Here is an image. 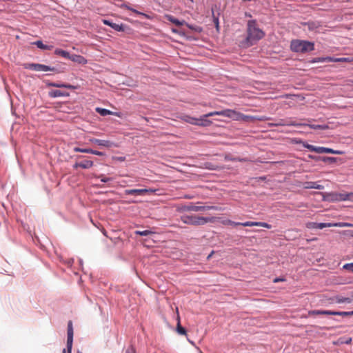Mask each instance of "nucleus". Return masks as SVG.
Listing matches in <instances>:
<instances>
[{"instance_id": "32", "label": "nucleus", "mask_w": 353, "mask_h": 353, "mask_svg": "<svg viewBox=\"0 0 353 353\" xmlns=\"http://www.w3.org/2000/svg\"><path fill=\"white\" fill-rule=\"evenodd\" d=\"M222 223L223 225H233V226H236V225H243V223H240V222H234L233 221H231L230 219H227V220H224L222 221Z\"/></svg>"}, {"instance_id": "38", "label": "nucleus", "mask_w": 353, "mask_h": 353, "mask_svg": "<svg viewBox=\"0 0 353 353\" xmlns=\"http://www.w3.org/2000/svg\"><path fill=\"white\" fill-rule=\"evenodd\" d=\"M343 269L353 272V263L345 264L343 265Z\"/></svg>"}, {"instance_id": "42", "label": "nucleus", "mask_w": 353, "mask_h": 353, "mask_svg": "<svg viewBox=\"0 0 353 353\" xmlns=\"http://www.w3.org/2000/svg\"><path fill=\"white\" fill-rule=\"evenodd\" d=\"M317 223L310 222L307 223L306 226L307 228H316Z\"/></svg>"}, {"instance_id": "50", "label": "nucleus", "mask_w": 353, "mask_h": 353, "mask_svg": "<svg viewBox=\"0 0 353 353\" xmlns=\"http://www.w3.org/2000/svg\"><path fill=\"white\" fill-rule=\"evenodd\" d=\"M63 353H65V349L63 350Z\"/></svg>"}, {"instance_id": "23", "label": "nucleus", "mask_w": 353, "mask_h": 353, "mask_svg": "<svg viewBox=\"0 0 353 353\" xmlns=\"http://www.w3.org/2000/svg\"><path fill=\"white\" fill-rule=\"evenodd\" d=\"M331 314H332V310H310L308 312L309 316L331 315Z\"/></svg>"}, {"instance_id": "53", "label": "nucleus", "mask_w": 353, "mask_h": 353, "mask_svg": "<svg viewBox=\"0 0 353 353\" xmlns=\"http://www.w3.org/2000/svg\"><path fill=\"white\" fill-rule=\"evenodd\" d=\"M352 236H353V234H352Z\"/></svg>"}, {"instance_id": "22", "label": "nucleus", "mask_w": 353, "mask_h": 353, "mask_svg": "<svg viewBox=\"0 0 353 353\" xmlns=\"http://www.w3.org/2000/svg\"><path fill=\"white\" fill-rule=\"evenodd\" d=\"M49 96L52 98H56L59 97H68L69 93L66 92H63L59 90H51L48 93Z\"/></svg>"}, {"instance_id": "5", "label": "nucleus", "mask_w": 353, "mask_h": 353, "mask_svg": "<svg viewBox=\"0 0 353 353\" xmlns=\"http://www.w3.org/2000/svg\"><path fill=\"white\" fill-rule=\"evenodd\" d=\"M24 68L26 69H30L35 71H52L57 72V68H51L50 66L40 63H26L24 64Z\"/></svg>"}, {"instance_id": "43", "label": "nucleus", "mask_w": 353, "mask_h": 353, "mask_svg": "<svg viewBox=\"0 0 353 353\" xmlns=\"http://www.w3.org/2000/svg\"><path fill=\"white\" fill-rule=\"evenodd\" d=\"M346 201H350L353 202V192L346 193Z\"/></svg>"}, {"instance_id": "21", "label": "nucleus", "mask_w": 353, "mask_h": 353, "mask_svg": "<svg viewBox=\"0 0 353 353\" xmlns=\"http://www.w3.org/2000/svg\"><path fill=\"white\" fill-rule=\"evenodd\" d=\"M46 85L48 87H54V88H65L68 89H74L75 87L70 85V84H65V83H54V82H46Z\"/></svg>"}, {"instance_id": "2", "label": "nucleus", "mask_w": 353, "mask_h": 353, "mask_svg": "<svg viewBox=\"0 0 353 353\" xmlns=\"http://www.w3.org/2000/svg\"><path fill=\"white\" fill-rule=\"evenodd\" d=\"M290 48L293 52L305 53L314 50V44L305 40L295 39L291 41Z\"/></svg>"}, {"instance_id": "46", "label": "nucleus", "mask_w": 353, "mask_h": 353, "mask_svg": "<svg viewBox=\"0 0 353 353\" xmlns=\"http://www.w3.org/2000/svg\"><path fill=\"white\" fill-rule=\"evenodd\" d=\"M285 279H283V278H275L274 280H273V282L274 283H278V282H281V281H285Z\"/></svg>"}, {"instance_id": "17", "label": "nucleus", "mask_w": 353, "mask_h": 353, "mask_svg": "<svg viewBox=\"0 0 353 353\" xmlns=\"http://www.w3.org/2000/svg\"><path fill=\"white\" fill-rule=\"evenodd\" d=\"M103 23L105 25H107L108 26H110L114 30L119 31V32H123L125 30V27L123 24H117L115 23H113L109 20L103 19Z\"/></svg>"}, {"instance_id": "19", "label": "nucleus", "mask_w": 353, "mask_h": 353, "mask_svg": "<svg viewBox=\"0 0 353 353\" xmlns=\"http://www.w3.org/2000/svg\"><path fill=\"white\" fill-rule=\"evenodd\" d=\"M95 111L99 113L100 115L101 116H107V115H115L117 117H120L121 115H120V113L119 112H112L109 110H107V109H105V108H99V107H97L95 108Z\"/></svg>"}, {"instance_id": "26", "label": "nucleus", "mask_w": 353, "mask_h": 353, "mask_svg": "<svg viewBox=\"0 0 353 353\" xmlns=\"http://www.w3.org/2000/svg\"><path fill=\"white\" fill-rule=\"evenodd\" d=\"M334 300L336 303H351L352 302V299L351 298L339 296H336Z\"/></svg>"}, {"instance_id": "18", "label": "nucleus", "mask_w": 353, "mask_h": 353, "mask_svg": "<svg viewBox=\"0 0 353 353\" xmlns=\"http://www.w3.org/2000/svg\"><path fill=\"white\" fill-rule=\"evenodd\" d=\"M243 226L245 227H252V226H261L268 229H270L272 228L271 225L265 223V222H254V221H246L244 222Z\"/></svg>"}, {"instance_id": "25", "label": "nucleus", "mask_w": 353, "mask_h": 353, "mask_svg": "<svg viewBox=\"0 0 353 353\" xmlns=\"http://www.w3.org/2000/svg\"><path fill=\"white\" fill-rule=\"evenodd\" d=\"M300 126H308L309 128L314 129V130H325L329 128V126L327 125H315V124H311V123H300Z\"/></svg>"}, {"instance_id": "8", "label": "nucleus", "mask_w": 353, "mask_h": 353, "mask_svg": "<svg viewBox=\"0 0 353 353\" xmlns=\"http://www.w3.org/2000/svg\"><path fill=\"white\" fill-rule=\"evenodd\" d=\"M330 227H353V224L345 223V222H339V223H317L316 229H323L325 228H330Z\"/></svg>"}, {"instance_id": "36", "label": "nucleus", "mask_w": 353, "mask_h": 353, "mask_svg": "<svg viewBox=\"0 0 353 353\" xmlns=\"http://www.w3.org/2000/svg\"><path fill=\"white\" fill-rule=\"evenodd\" d=\"M152 233L153 232L150 230H143V231L137 230L135 232V234L137 235H139V236H148Z\"/></svg>"}, {"instance_id": "30", "label": "nucleus", "mask_w": 353, "mask_h": 353, "mask_svg": "<svg viewBox=\"0 0 353 353\" xmlns=\"http://www.w3.org/2000/svg\"><path fill=\"white\" fill-rule=\"evenodd\" d=\"M183 119L185 122H187L188 123H190V124H192V125H197L198 123H199L198 119L194 118V117H190V116H184Z\"/></svg>"}, {"instance_id": "12", "label": "nucleus", "mask_w": 353, "mask_h": 353, "mask_svg": "<svg viewBox=\"0 0 353 353\" xmlns=\"http://www.w3.org/2000/svg\"><path fill=\"white\" fill-rule=\"evenodd\" d=\"M269 126H299L301 124L294 121H286L284 119H279L276 123H268Z\"/></svg>"}, {"instance_id": "47", "label": "nucleus", "mask_w": 353, "mask_h": 353, "mask_svg": "<svg viewBox=\"0 0 353 353\" xmlns=\"http://www.w3.org/2000/svg\"><path fill=\"white\" fill-rule=\"evenodd\" d=\"M259 121H265V120H268L270 119L269 118H267L265 117H259V118H256Z\"/></svg>"}, {"instance_id": "41", "label": "nucleus", "mask_w": 353, "mask_h": 353, "mask_svg": "<svg viewBox=\"0 0 353 353\" xmlns=\"http://www.w3.org/2000/svg\"><path fill=\"white\" fill-rule=\"evenodd\" d=\"M322 60H324V62L325 61L334 62V60H336V58H333L331 57H322Z\"/></svg>"}, {"instance_id": "44", "label": "nucleus", "mask_w": 353, "mask_h": 353, "mask_svg": "<svg viewBox=\"0 0 353 353\" xmlns=\"http://www.w3.org/2000/svg\"><path fill=\"white\" fill-rule=\"evenodd\" d=\"M125 353H135V350L132 346H130L126 350Z\"/></svg>"}, {"instance_id": "45", "label": "nucleus", "mask_w": 353, "mask_h": 353, "mask_svg": "<svg viewBox=\"0 0 353 353\" xmlns=\"http://www.w3.org/2000/svg\"><path fill=\"white\" fill-rule=\"evenodd\" d=\"M312 63H316V62H324V60H322V57L321 58H314L311 61Z\"/></svg>"}, {"instance_id": "1", "label": "nucleus", "mask_w": 353, "mask_h": 353, "mask_svg": "<svg viewBox=\"0 0 353 353\" xmlns=\"http://www.w3.org/2000/svg\"><path fill=\"white\" fill-rule=\"evenodd\" d=\"M264 36L265 32L259 28L256 20L248 21L246 43L248 46L254 45Z\"/></svg>"}, {"instance_id": "14", "label": "nucleus", "mask_w": 353, "mask_h": 353, "mask_svg": "<svg viewBox=\"0 0 353 353\" xmlns=\"http://www.w3.org/2000/svg\"><path fill=\"white\" fill-rule=\"evenodd\" d=\"M89 141L92 143H94L99 146L105 147V148H111L112 146L114 145V143L109 140H101V139L91 138L89 139Z\"/></svg>"}, {"instance_id": "24", "label": "nucleus", "mask_w": 353, "mask_h": 353, "mask_svg": "<svg viewBox=\"0 0 353 353\" xmlns=\"http://www.w3.org/2000/svg\"><path fill=\"white\" fill-rule=\"evenodd\" d=\"M69 59L81 64H85L87 63L86 59L83 57L77 54L70 55Z\"/></svg>"}, {"instance_id": "9", "label": "nucleus", "mask_w": 353, "mask_h": 353, "mask_svg": "<svg viewBox=\"0 0 353 353\" xmlns=\"http://www.w3.org/2000/svg\"><path fill=\"white\" fill-rule=\"evenodd\" d=\"M218 113V112H221V111H214V112H209L208 114H203V116H201L199 119H198V125L199 126H203V127H207V126H210L212 122L208 119H207L208 117H212V116H214V115H218L217 114H214V113Z\"/></svg>"}, {"instance_id": "7", "label": "nucleus", "mask_w": 353, "mask_h": 353, "mask_svg": "<svg viewBox=\"0 0 353 353\" xmlns=\"http://www.w3.org/2000/svg\"><path fill=\"white\" fill-rule=\"evenodd\" d=\"M346 193L330 192L326 194L325 199L329 201H346Z\"/></svg>"}, {"instance_id": "4", "label": "nucleus", "mask_w": 353, "mask_h": 353, "mask_svg": "<svg viewBox=\"0 0 353 353\" xmlns=\"http://www.w3.org/2000/svg\"><path fill=\"white\" fill-rule=\"evenodd\" d=\"M181 220L185 224L192 225H203L212 221L210 218L199 216L196 215H183L181 217Z\"/></svg>"}, {"instance_id": "16", "label": "nucleus", "mask_w": 353, "mask_h": 353, "mask_svg": "<svg viewBox=\"0 0 353 353\" xmlns=\"http://www.w3.org/2000/svg\"><path fill=\"white\" fill-rule=\"evenodd\" d=\"M316 153L323 154H343V152L339 150H334L332 148L325 147H317Z\"/></svg>"}, {"instance_id": "33", "label": "nucleus", "mask_w": 353, "mask_h": 353, "mask_svg": "<svg viewBox=\"0 0 353 353\" xmlns=\"http://www.w3.org/2000/svg\"><path fill=\"white\" fill-rule=\"evenodd\" d=\"M176 331H177L178 334H179L181 335L186 334L185 329L181 325L179 322L178 323L177 326H176Z\"/></svg>"}, {"instance_id": "3", "label": "nucleus", "mask_w": 353, "mask_h": 353, "mask_svg": "<svg viewBox=\"0 0 353 353\" xmlns=\"http://www.w3.org/2000/svg\"><path fill=\"white\" fill-rule=\"evenodd\" d=\"M219 116H223L225 117H228L230 119H232L235 121H250L252 120V119H255L254 117H252L251 116L245 115L240 112H238L235 110H230V109H226L221 110V112H216Z\"/></svg>"}, {"instance_id": "51", "label": "nucleus", "mask_w": 353, "mask_h": 353, "mask_svg": "<svg viewBox=\"0 0 353 353\" xmlns=\"http://www.w3.org/2000/svg\"><path fill=\"white\" fill-rule=\"evenodd\" d=\"M352 296L353 297V292H352Z\"/></svg>"}, {"instance_id": "37", "label": "nucleus", "mask_w": 353, "mask_h": 353, "mask_svg": "<svg viewBox=\"0 0 353 353\" xmlns=\"http://www.w3.org/2000/svg\"><path fill=\"white\" fill-rule=\"evenodd\" d=\"M304 147L307 148L311 152H316V150H317V147L314 146V145H310V144H305L304 145Z\"/></svg>"}, {"instance_id": "52", "label": "nucleus", "mask_w": 353, "mask_h": 353, "mask_svg": "<svg viewBox=\"0 0 353 353\" xmlns=\"http://www.w3.org/2000/svg\"><path fill=\"white\" fill-rule=\"evenodd\" d=\"M77 353H81V352H78Z\"/></svg>"}, {"instance_id": "11", "label": "nucleus", "mask_w": 353, "mask_h": 353, "mask_svg": "<svg viewBox=\"0 0 353 353\" xmlns=\"http://www.w3.org/2000/svg\"><path fill=\"white\" fill-rule=\"evenodd\" d=\"M216 207L215 206H196L194 205H185L183 208V210L185 211H194V212H199V211H205L209 210H216Z\"/></svg>"}, {"instance_id": "27", "label": "nucleus", "mask_w": 353, "mask_h": 353, "mask_svg": "<svg viewBox=\"0 0 353 353\" xmlns=\"http://www.w3.org/2000/svg\"><path fill=\"white\" fill-rule=\"evenodd\" d=\"M33 45H35L37 48L42 50H52L53 48L52 46H48L43 43L41 41H37L32 43Z\"/></svg>"}, {"instance_id": "40", "label": "nucleus", "mask_w": 353, "mask_h": 353, "mask_svg": "<svg viewBox=\"0 0 353 353\" xmlns=\"http://www.w3.org/2000/svg\"><path fill=\"white\" fill-rule=\"evenodd\" d=\"M101 179V181L103 183L109 182L112 181L111 178L105 177L103 175H101L99 176Z\"/></svg>"}, {"instance_id": "39", "label": "nucleus", "mask_w": 353, "mask_h": 353, "mask_svg": "<svg viewBox=\"0 0 353 353\" xmlns=\"http://www.w3.org/2000/svg\"><path fill=\"white\" fill-rule=\"evenodd\" d=\"M89 154H95V155H97V156H103L104 155L103 152H99V151H97V150H94L90 149V148Z\"/></svg>"}, {"instance_id": "13", "label": "nucleus", "mask_w": 353, "mask_h": 353, "mask_svg": "<svg viewBox=\"0 0 353 353\" xmlns=\"http://www.w3.org/2000/svg\"><path fill=\"white\" fill-rule=\"evenodd\" d=\"M148 192H153L151 189H131L125 190L124 193L126 195H143Z\"/></svg>"}, {"instance_id": "15", "label": "nucleus", "mask_w": 353, "mask_h": 353, "mask_svg": "<svg viewBox=\"0 0 353 353\" xmlns=\"http://www.w3.org/2000/svg\"><path fill=\"white\" fill-rule=\"evenodd\" d=\"M94 165L92 161L85 160L81 162H77L73 165L74 169H77L79 168H81L83 169H89L92 168Z\"/></svg>"}, {"instance_id": "20", "label": "nucleus", "mask_w": 353, "mask_h": 353, "mask_svg": "<svg viewBox=\"0 0 353 353\" xmlns=\"http://www.w3.org/2000/svg\"><path fill=\"white\" fill-rule=\"evenodd\" d=\"M303 187L305 189H317L323 190V185L317 184L316 182L314 181H305L303 183Z\"/></svg>"}, {"instance_id": "34", "label": "nucleus", "mask_w": 353, "mask_h": 353, "mask_svg": "<svg viewBox=\"0 0 353 353\" xmlns=\"http://www.w3.org/2000/svg\"><path fill=\"white\" fill-rule=\"evenodd\" d=\"M353 61V58L350 57H342V58H336L334 62H352Z\"/></svg>"}, {"instance_id": "35", "label": "nucleus", "mask_w": 353, "mask_h": 353, "mask_svg": "<svg viewBox=\"0 0 353 353\" xmlns=\"http://www.w3.org/2000/svg\"><path fill=\"white\" fill-rule=\"evenodd\" d=\"M73 150H74V152H83V153H88V154H89V152H90V148H81L79 147H75V148H74Z\"/></svg>"}, {"instance_id": "31", "label": "nucleus", "mask_w": 353, "mask_h": 353, "mask_svg": "<svg viewBox=\"0 0 353 353\" xmlns=\"http://www.w3.org/2000/svg\"><path fill=\"white\" fill-rule=\"evenodd\" d=\"M331 315L341 316H352L353 315V311H350V312L332 311Z\"/></svg>"}, {"instance_id": "49", "label": "nucleus", "mask_w": 353, "mask_h": 353, "mask_svg": "<svg viewBox=\"0 0 353 353\" xmlns=\"http://www.w3.org/2000/svg\"><path fill=\"white\" fill-rule=\"evenodd\" d=\"M172 32H176L177 31L175 29H172Z\"/></svg>"}, {"instance_id": "6", "label": "nucleus", "mask_w": 353, "mask_h": 353, "mask_svg": "<svg viewBox=\"0 0 353 353\" xmlns=\"http://www.w3.org/2000/svg\"><path fill=\"white\" fill-rule=\"evenodd\" d=\"M165 18L170 21L171 23H174V25L177 26H183L184 24H186V26L191 30H193L196 32H201V28L199 26H193L192 25H190V24H187L185 23V21H179V19H176L174 17H173L172 15H170V14H166L165 15Z\"/></svg>"}, {"instance_id": "28", "label": "nucleus", "mask_w": 353, "mask_h": 353, "mask_svg": "<svg viewBox=\"0 0 353 353\" xmlns=\"http://www.w3.org/2000/svg\"><path fill=\"white\" fill-rule=\"evenodd\" d=\"M121 8H125V9H128V10H131V11H132L134 13H135V14H138V15L143 16V17H145V18H146V19H150V17H149V15H148L147 14H145V13H143V12H139V11H138V10H135V9H133V8H130V6H127V5H123V6H121Z\"/></svg>"}, {"instance_id": "29", "label": "nucleus", "mask_w": 353, "mask_h": 353, "mask_svg": "<svg viewBox=\"0 0 353 353\" xmlns=\"http://www.w3.org/2000/svg\"><path fill=\"white\" fill-rule=\"evenodd\" d=\"M54 54H57V55H59V56H61L65 59H69V57H70V53L67 51H65L63 50H61V49H56L54 50Z\"/></svg>"}, {"instance_id": "10", "label": "nucleus", "mask_w": 353, "mask_h": 353, "mask_svg": "<svg viewBox=\"0 0 353 353\" xmlns=\"http://www.w3.org/2000/svg\"><path fill=\"white\" fill-rule=\"evenodd\" d=\"M73 334L72 323L70 321L68 323L67 353H71L72 352Z\"/></svg>"}, {"instance_id": "48", "label": "nucleus", "mask_w": 353, "mask_h": 353, "mask_svg": "<svg viewBox=\"0 0 353 353\" xmlns=\"http://www.w3.org/2000/svg\"><path fill=\"white\" fill-rule=\"evenodd\" d=\"M352 341V339H350L349 340H347V341L346 343H350V341Z\"/></svg>"}]
</instances>
